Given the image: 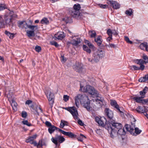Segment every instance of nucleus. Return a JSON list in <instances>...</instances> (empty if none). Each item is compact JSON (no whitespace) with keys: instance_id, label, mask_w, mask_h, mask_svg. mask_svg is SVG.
Wrapping results in <instances>:
<instances>
[{"instance_id":"obj_1","label":"nucleus","mask_w":148,"mask_h":148,"mask_svg":"<svg viewBox=\"0 0 148 148\" xmlns=\"http://www.w3.org/2000/svg\"><path fill=\"white\" fill-rule=\"evenodd\" d=\"M75 105L77 107H79L80 102L81 104L88 111L92 110V108L90 105V101L87 96L78 94L75 97Z\"/></svg>"},{"instance_id":"obj_2","label":"nucleus","mask_w":148,"mask_h":148,"mask_svg":"<svg viewBox=\"0 0 148 148\" xmlns=\"http://www.w3.org/2000/svg\"><path fill=\"white\" fill-rule=\"evenodd\" d=\"M107 126V130L108 132L110 131L111 137L114 138L116 136V131L123 126L120 123H118L114 120H110L108 121L106 126Z\"/></svg>"},{"instance_id":"obj_3","label":"nucleus","mask_w":148,"mask_h":148,"mask_svg":"<svg viewBox=\"0 0 148 148\" xmlns=\"http://www.w3.org/2000/svg\"><path fill=\"white\" fill-rule=\"evenodd\" d=\"M104 55V53L102 50L98 49L93 53L92 58H88V61L92 64H93L98 62L100 59L103 57Z\"/></svg>"},{"instance_id":"obj_4","label":"nucleus","mask_w":148,"mask_h":148,"mask_svg":"<svg viewBox=\"0 0 148 148\" xmlns=\"http://www.w3.org/2000/svg\"><path fill=\"white\" fill-rule=\"evenodd\" d=\"M18 27L22 28H25V29H29L31 30H34V28L37 29L38 28L37 25H33V21L30 20L26 22L25 21L18 22Z\"/></svg>"},{"instance_id":"obj_5","label":"nucleus","mask_w":148,"mask_h":148,"mask_svg":"<svg viewBox=\"0 0 148 148\" xmlns=\"http://www.w3.org/2000/svg\"><path fill=\"white\" fill-rule=\"evenodd\" d=\"M51 140L55 145L56 147H59L61 143L65 141V139L63 136L56 134L55 137H52Z\"/></svg>"},{"instance_id":"obj_6","label":"nucleus","mask_w":148,"mask_h":148,"mask_svg":"<svg viewBox=\"0 0 148 148\" xmlns=\"http://www.w3.org/2000/svg\"><path fill=\"white\" fill-rule=\"evenodd\" d=\"M73 68L74 70L80 74H84L86 71V69L84 67L83 64L79 62H76Z\"/></svg>"},{"instance_id":"obj_7","label":"nucleus","mask_w":148,"mask_h":148,"mask_svg":"<svg viewBox=\"0 0 148 148\" xmlns=\"http://www.w3.org/2000/svg\"><path fill=\"white\" fill-rule=\"evenodd\" d=\"M73 9L71 10L70 13L71 16L73 18L78 17L80 16L79 10L81 6L79 4H75L73 6Z\"/></svg>"},{"instance_id":"obj_8","label":"nucleus","mask_w":148,"mask_h":148,"mask_svg":"<svg viewBox=\"0 0 148 148\" xmlns=\"http://www.w3.org/2000/svg\"><path fill=\"white\" fill-rule=\"evenodd\" d=\"M83 91L94 96H97L99 93L94 88L89 85H87L84 88Z\"/></svg>"},{"instance_id":"obj_9","label":"nucleus","mask_w":148,"mask_h":148,"mask_svg":"<svg viewBox=\"0 0 148 148\" xmlns=\"http://www.w3.org/2000/svg\"><path fill=\"white\" fill-rule=\"evenodd\" d=\"M97 98L95 99V103L96 105L95 106L98 108H100L103 106L105 103V101L103 98L101 96V95L99 94V93L97 96H95Z\"/></svg>"},{"instance_id":"obj_10","label":"nucleus","mask_w":148,"mask_h":148,"mask_svg":"<svg viewBox=\"0 0 148 148\" xmlns=\"http://www.w3.org/2000/svg\"><path fill=\"white\" fill-rule=\"evenodd\" d=\"M47 99L49 102V104L52 107L54 103L55 95L50 90H48L45 92Z\"/></svg>"},{"instance_id":"obj_11","label":"nucleus","mask_w":148,"mask_h":148,"mask_svg":"<svg viewBox=\"0 0 148 148\" xmlns=\"http://www.w3.org/2000/svg\"><path fill=\"white\" fill-rule=\"evenodd\" d=\"M95 121L98 123L99 125L107 129L108 126H106L107 122L106 118L104 117H101L100 118L96 117H95Z\"/></svg>"},{"instance_id":"obj_12","label":"nucleus","mask_w":148,"mask_h":148,"mask_svg":"<svg viewBox=\"0 0 148 148\" xmlns=\"http://www.w3.org/2000/svg\"><path fill=\"white\" fill-rule=\"evenodd\" d=\"M63 108L70 112L75 119L76 120L78 119L77 111L75 107Z\"/></svg>"},{"instance_id":"obj_13","label":"nucleus","mask_w":148,"mask_h":148,"mask_svg":"<svg viewBox=\"0 0 148 148\" xmlns=\"http://www.w3.org/2000/svg\"><path fill=\"white\" fill-rule=\"evenodd\" d=\"M107 3L114 9H119L121 7V5L116 1L108 0L107 1Z\"/></svg>"},{"instance_id":"obj_14","label":"nucleus","mask_w":148,"mask_h":148,"mask_svg":"<svg viewBox=\"0 0 148 148\" xmlns=\"http://www.w3.org/2000/svg\"><path fill=\"white\" fill-rule=\"evenodd\" d=\"M110 104L112 106L117 110L121 114H124L123 112L120 109V108H121L119 107L116 101L114 100L111 99L110 100Z\"/></svg>"},{"instance_id":"obj_15","label":"nucleus","mask_w":148,"mask_h":148,"mask_svg":"<svg viewBox=\"0 0 148 148\" xmlns=\"http://www.w3.org/2000/svg\"><path fill=\"white\" fill-rule=\"evenodd\" d=\"M104 112L106 115L110 119V120H112V119L114 115L113 112L108 108H105Z\"/></svg>"},{"instance_id":"obj_16","label":"nucleus","mask_w":148,"mask_h":148,"mask_svg":"<svg viewBox=\"0 0 148 148\" xmlns=\"http://www.w3.org/2000/svg\"><path fill=\"white\" fill-rule=\"evenodd\" d=\"M125 127L127 131L129 132L132 134H134V128H135V125L134 124H132L131 125H129L127 124L126 125Z\"/></svg>"},{"instance_id":"obj_17","label":"nucleus","mask_w":148,"mask_h":148,"mask_svg":"<svg viewBox=\"0 0 148 148\" xmlns=\"http://www.w3.org/2000/svg\"><path fill=\"white\" fill-rule=\"evenodd\" d=\"M61 132L64 135L68 136L71 138H74L76 137L77 135L73 134L71 132H66L62 130H61Z\"/></svg>"},{"instance_id":"obj_18","label":"nucleus","mask_w":148,"mask_h":148,"mask_svg":"<svg viewBox=\"0 0 148 148\" xmlns=\"http://www.w3.org/2000/svg\"><path fill=\"white\" fill-rule=\"evenodd\" d=\"M144 97V96H141L140 97H134L132 98V99L135 101L136 102L142 103L144 104V103L143 101L144 99H143Z\"/></svg>"},{"instance_id":"obj_19","label":"nucleus","mask_w":148,"mask_h":148,"mask_svg":"<svg viewBox=\"0 0 148 148\" xmlns=\"http://www.w3.org/2000/svg\"><path fill=\"white\" fill-rule=\"evenodd\" d=\"M55 130L61 132V130H62V129L57 127L53 125L49 127L48 129L49 133L51 134L53 133Z\"/></svg>"},{"instance_id":"obj_20","label":"nucleus","mask_w":148,"mask_h":148,"mask_svg":"<svg viewBox=\"0 0 148 148\" xmlns=\"http://www.w3.org/2000/svg\"><path fill=\"white\" fill-rule=\"evenodd\" d=\"M37 136V135L35 134L32 136H28L27 138L25 140L26 142L27 143H30L31 144L32 142L34 141L35 140H34L36 138Z\"/></svg>"},{"instance_id":"obj_21","label":"nucleus","mask_w":148,"mask_h":148,"mask_svg":"<svg viewBox=\"0 0 148 148\" xmlns=\"http://www.w3.org/2000/svg\"><path fill=\"white\" fill-rule=\"evenodd\" d=\"M54 36L55 39L58 40H62L65 36L64 32H59L57 34H55Z\"/></svg>"},{"instance_id":"obj_22","label":"nucleus","mask_w":148,"mask_h":148,"mask_svg":"<svg viewBox=\"0 0 148 148\" xmlns=\"http://www.w3.org/2000/svg\"><path fill=\"white\" fill-rule=\"evenodd\" d=\"M95 41L97 43V45L98 46H99L102 45V43L103 42L101 37L100 36H99L97 38H95Z\"/></svg>"},{"instance_id":"obj_23","label":"nucleus","mask_w":148,"mask_h":148,"mask_svg":"<svg viewBox=\"0 0 148 148\" xmlns=\"http://www.w3.org/2000/svg\"><path fill=\"white\" fill-rule=\"evenodd\" d=\"M116 136L118 135H123L125 134V132L124 128H123L122 127H120V128L118 129L116 131Z\"/></svg>"},{"instance_id":"obj_24","label":"nucleus","mask_w":148,"mask_h":148,"mask_svg":"<svg viewBox=\"0 0 148 148\" xmlns=\"http://www.w3.org/2000/svg\"><path fill=\"white\" fill-rule=\"evenodd\" d=\"M143 66L142 65L139 67H138L135 65H132L130 67V69L132 71H136L141 70H143Z\"/></svg>"},{"instance_id":"obj_25","label":"nucleus","mask_w":148,"mask_h":148,"mask_svg":"<svg viewBox=\"0 0 148 148\" xmlns=\"http://www.w3.org/2000/svg\"><path fill=\"white\" fill-rule=\"evenodd\" d=\"M42 141L41 140H39L38 143H37L36 141H34L32 142L31 143V144L33 145L34 146L37 147L38 148L39 147H42Z\"/></svg>"},{"instance_id":"obj_26","label":"nucleus","mask_w":148,"mask_h":148,"mask_svg":"<svg viewBox=\"0 0 148 148\" xmlns=\"http://www.w3.org/2000/svg\"><path fill=\"white\" fill-rule=\"evenodd\" d=\"M72 45L75 46H77L81 42V39L79 38H77L76 39L72 40Z\"/></svg>"},{"instance_id":"obj_27","label":"nucleus","mask_w":148,"mask_h":148,"mask_svg":"<svg viewBox=\"0 0 148 148\" xmlns=\"http://www.w3.org/2000/svg\"><path fill=\"white\" fill-rule=\"evenodd\" d=\"M136 63L138 64H139L140 65V66H142V65L143 66V70L145 67V66L144 65V64H146V63H145V61L143 59H140V60H137L136 61Z\"/></svg>"},{"instance_id":"obj_28","label":"nucleus","mask_w":148,"mask_h":148,"mask_svg":"<svg viewBox=\"0 0 148 148\" xmlns=\"http://www.w3.org/2000/svg\"><path fill=\"white\" fill-rule=\"evenodd\" d=\"M148 80V74L145 75L144 76L141 77L138 79V81L140 82H145Z\"/></svg>"},{"instance_id":"obj_29","label":"nucleus","mask_w":148,"mask_h":148,"mask_svg":"<svg viewBox=\"0 0 148 148\" xmlns=\"http://www.w3.org/2000/svg\"><path fill=\"white\" fill-rule=\"evenodd\" d=\"M61 22L64 25L71 23L73 22L72 19H62Z\"/></svg>"},{"instance_id":"obj_30","label":"nucleus","mask_w":148,"mask_h":148,"mask_svg":"<svg viewBox=\"0 0 148 148\" xmlns=\"http://www.w3.org/2000/svg\"><path fill=\"white\" fill-rule=\"evenodd\" d=\"M27 30V34L29 37L32 36L34 37L35 35L34 31V30Z\"/></svg>"},{"instance_id":"obj_31","label":"nucleus","mask_w":148,"mask_h":148,"mask_svg":"<svg viewBox=\"0 0 148 148\" xmlns=\"http://www.w3.org/2000/svg\"><path fill=\"white\" fill-rule=\"evenodd\" d=\"M68 123L65 121L61 120L60 125V127L62 128H63L65 126H68Z\"/></svg>"},{"instance_id":"obj_32","label":"nucleus","mask_w":148,"mask_h":148,"mask_svg":"<svg viewBox=\"0 0 148 148\" xmlns=\"http://www.w3.org/2000/svg\"><path fill=\"white\" fill-rule=\"evenodd\" d=\"M8 19H3L2 21H0V28L4 27L5 25L6 24V21Z\"/></svg>"},{"instance_id":"obj_33","label":"nucleus","mask_w":148,"mask_h":148,"mask_svg":"<svg viewBox=\"0 0 148 148\" xmlns=\"http://www.w3.org/2000/svg\"><path fill=\"white\" fill-rule=\"evenodd\" d=\"M5 34L9 36L10 38L12 39L14 37V34L11 33L10 32L5 30Z\"/></svg>"},{"instance_id":"obj_34","label":"nucleus","mask_w":148,"mask_h":148,"mask_svg":"<svg viewBox=\"0 0 148 148\" xmlns=\"http://www.w3.org/2000/svg\"><path fill=\"white\" fill-rule=\"evenodd\" d=\"M136 110L138 113H144L145 110H143V107L138 106L136 109Z\"/></svg>"},{"instance_id":"obj_35","label":"nucleus","mask_w":148,"mask_h":148,"mask_svg":"<svg viewBox=\"0 0 148 148\" xmlns=\"http://www.w3.org/2000/svg\"><path fill=\"white\" fill-rule=\"evenodd\" d=\"M82 48L84 51H86L88 53H91V50L86 45H83Z\"/></svg>"},{"instance_id":"obj_36","label":"nucleus","mask_w":148,"mask_h":148,"mask_svg":"<svg viewBox=\"0 0 148 148\" xmlns=\"http://www.w3.org/2000/svg\"><path fill=\"white\" fill-rule=\"evenodd\" d=\"M147 44L146 42L141 43L139 46L140 48L142 50L145 49L146 47H147Z\"/></svg>"},{"instance_id":"obj_37","label":"nucleus","mask_w":148,"mask_h":148,"mask_svg":"<svg viewBox=\"0 0 148 148\" xmlns=\"http://www.w3.org/2000/svg\"><path fill=\"white\" fill-rule=\"evenodd\" d=\"M11 105L13 109H16L17 104V103L13 100H12L11 103Z\"/></svg>"},{"instance_id":"obj_38","label":"nucleus","mask_w":148,"mask_h":148,"mask_svg":"<svg viewBox=\"0 0 148 148\" xmlns=\"http://www.w3.org/2000/svg\"><path fill=\"white\" fill-rule=\"evenodd\" d=\"M89 34L91 38L95 37L96 35V32L94 31H89Z\"/></svg>"},{"instance_id":"obj_39","label":"nucleus","mask_w":148,"mask_h":148,"mask_svg":"<svg viewBox=\"0 0 148 148\" xmlns=\"http://www.w3.org/2000/svg\"><path fill=\"white\" fill-rule=\"evenodd\" d=\"M9 15L10 17V18H15L17 17V15L12 11H10Z\"/></svg>"},{"instance_id":"obj_40","label":"nucleus","mask_w":148,"mask_h":148,"mask_svg":"<svg viewBox=\"0 0 148 148\" xmlns=\"http://www.w3.org/2000/svg\"><path fill=\"white\" fill-rule=\"evenodd\" d=\"M41 24L43 25H48L49 23V21L48 19H42L40 21Z\"/></svg>"},{"instance_id":"obj_41","label":"nucleus","mask_w":148,"mask_h":148,"mask_svg":"<svg viewBox=\"0 0 148 148\" xmlns=\"http://www.w3.org/2000/svg\"><path fill=\"white\" fill-rule=\"evenodd\" d=\"M125 13L127 15L130 16L133 13L132 10L131 9H129L125 11Z\"/></svg>"},{"instance_id":"obj_42","label":"nucleus","mask_w":148,"mask_h":148,"mask_svg":"<svg viewBox=\"0 0 148 148\" xmlns=\"http://www.w3.org/2000/svg\"><path fill=\"white\" fill-rule=\"evenodd\" d=\"M7 7L6 5L5 4H1V5L0 6V11L3 10L5 9H7Z\"/></svg>"},{"instance_id":"obj_43","label":"nucleus","mask_w":148,"mask_h":148,"mask_svg":"<svg viewBox=\"0 0 148 148\" xmlns=\"http://www.w3.org/2000/svg\"><path fill=\"white\" fill-rule=\"evenodd\" d=\"M22 123L25 125H26L28 126H32V125L27 120H24L22 121Z\"/></svg>"},{"instance_id":"obj_44","label":"nucleus","mask_w":148,"mask_h":148,"mask_svg":"<svg viewBox=\"0 0 148 148\" xmlns=\"http://www.w3.org/2000/svg\"><path fill=\"white\" fill-rule=\"evenodd\" d=\"M135 133L136 135L139 134L142 132L141 130H139L138 128V127L135 128Z\"/></svg>"},{"instance_id":"obj_45","label":"nucleus","mask_w":148,"mask_h":148,"mask_svg":"<svg viewBox=\"0 0 148 148\" xmlns=\"http://www.w3.org/2000/svg\"><path fill=\"white\" fill-rule=\"evenodd\" d=\"M50 44L51 45H54L56 47H58L59 46V45L58 43L56 41H52L50 42Z\"/></svg>"},{"instance_id":"obj_46","label":"nucleus","mask_w":148,"mask_h":148,"mask_svg":"<svg viewBox=\"0 0 148 148\" xmlns=\"http://www.w3.org/2000/svg\"><path fill=\"white\" fill-rule=\"evenodd\" d=\"M35 51L38 52H40L41 50V48L40 46H36L35 48Z\"/></svg>"},{"instance_id":"obj_47","label":"nucleus","mask_w":148,"mask_h":148,"mask_svg":"<svg viewBox=\"0 0 148 148\" xmlns=\"http://www.w3.org/2000/svg\"><path fill=\"white\" fill-rule=\"evenodd\" d=\"M88 46L89 47V48L91 49L94 50L95 49V47L93 45L91 44V43H90L89 45Z\"/></svg>"},{"instance_id":"obj_48","label":"nucleus","mask_w":148,"mask_h":148,"mask_svg":"<svg viewBox=\"0 0 148 148\" xmlns=\"http://www.w3.org/2000/svg\"><path fill=\"white\" fill-rule=\"evenodd\" d=\"M107 33L109 36H112V31L110 29H108Z\"/></svg>"},{"instance_id":"obj_49","label":"nucleus","mask_w":148,"mask_h":148,"mask_svg":"<svg viewBox=\"0 0 148 148\" xmlns=\"http://www.w3.org/2000/svg\"><path fill=\"white\" fill-rule=\"evenodd\" d=\"M143 58L144 60L145 63L147 64L148 63V57L146 55H144L143 57Z\"/></svg>"},{"instance_id":"obj_50","label":"nucleus","mask_w":148,"mask_h":148,"mask_svg":"<svg viewBox=\"0 0 148 148\" xmlns=\"http://www.w3.org/2000/svg\"><path fill=\"white\" fill-rule=\"evenodd\" d=\"M125 40L128 43H129L130 44H132V41H130L129 38L127 36H125Z\"/></svg>"},{"instance_id":"obj_51","label":"nucleus","mask_w":148,"mask_h":148,"mask_svg":"<svg viewBox=\"0 0 148 148\" xmlns=\"http://www.w3.org/2000/svg\"><path fill=\"white\" fill-rule=\"evenodd\" d=\"M99 6L100 8H108V5H106L99 4Z\"/></svg>"},{"instance_id":"obj_52","label":"nucleus","mask_w":148,"mask_h":148,"mask_svg":"<svg viewBox=\"0 0 148 148\" xmlns=\"http://www.w3.org/2000/svg\"><path fill=\"white\" fill-rule=\"evenodd\" d=\"M77 119L78 120V123L80 125L82 126H83L84 125V123L82 122V121L81 120H80L78 118L77 119L75 120H76Z\"/></svg>"},{"instance_id":"obj_53","label":"nucleus","mask_w":148,"mask_h":148,"mask_svg":"<svg viewBox=\"0 0 148 148\" xmlns=\"http://www.w3.org/2000/svg\"><path fill=\"white\" fill-rule=\"evenodd\" d=\"M69 97L67 95H64L63 96V99L65 101H67L69 100Z\"/></svg>"},{"instance_id":"obj_54","label":"nucleus","mask_w":148,"mask_h":148,"mask_svg":"<svg viewBox=\"0 0 148 148\" xmlns=\"http://www.w3.org/2000/svg\"><path fill=\"white\" fill-rule=\"evenodd\" d=\"M45 124L47 126L49 127H50L52 125L51 123L47 121L45 122Z\"/></svg>"},{"instance_id":"obj_55","label":"nucleus","mask_w":148,"mask_h":148,"mask_svg":"<svg viewBox=\"0 0 148 148\" xmlns=\"http://www.w3.org/2000/svg\"><path fill=\"white\" fill-rule=\"evenodd\" d=\"M21 115L22 117L25 118L27 116V114L26 112H22Z\"/></svg>"},{"instance_id":"obj_56","label":"nucleus","mask_w":148,"mask_h":148,"mask_svg":"<svg viewBox=\"0 0 148 148\" xmlns=\"http://www.w3.org/2000/svg\"><path fill=\"white\" fill-rule=\"evenodd\" d=\"M109 46L111 48H116V45L112 43H110Z\"/></svg>"},{"instance_id":"obj_57","label":"nucleus","mask_w":148,"mask_h":148,"mask_svg":"<svg viewBox=\"0 0 148 148\" xmlns=\"http://www.w3.org/2000/svg\"><path fill=\"white\" fill-rule=\"evenodd\" d=\"M61 62H65L66 61V58H64V56H61Z\"/></svg>"},{"instance_id":"obj_58","label":"nucleus","mask_w":148,"mask_h":148,"mask_svg":"<svg viewBox=\"0 0 148 148\" xmlns=\"http://www.w3.org/2000/svg\"><path fill=\"white\" fill-rule=\"evenodd\" d=\"M148 89V88L147 87L145 86L143 90H142L143 92H144L145 94L147 92Z\"/></svg>"},{"instance_id":"obj_59","label":"nucleus","mask_w":148,"mask_h":148,"mask_svg":"<svg viewBox=\"0 0 148 148\" xmlns=\"http://www.w3.org/2000/svg\"><path fill=\"white\" fill-rule=\"evenodd\" d=\"M32 102V101L30 100H27L25 102V104L29 105Z\"/></svg>"},{"instance_id":"obj_60","label":"nucleus","mask_w":148,"mask_h":148,"mask_svg":"<svg viewBox=\"0 0 148 148\" xmlns=\"http://www.w3.org/2000/svg\"><path fill=\"white\" fill-rule=\"evenodd\" d=\"M38 109L40 110V112H42V109L40 107L37 106L36 107V110H35L36 111V112L38 113L37 111L38 110Z\"/></svg>"},{"instance_id":"obj_61","label":"nucleus","mask_w":148,"mask_h":148,"mask_svg":"<svg viewBox=\"0 0 148 148\" xmlns=\"http://www.w3.org/2000/svg\"><path fill=\"white\" fill-rule=\"evenodd\" d=\"M140 94L141 96H144L145 93L143 92L142 91H141L140 92Z\"/></svg>"},{"instance_id":"obj_62","label":"nucleus","mask_w":148,"mask_h":148,"mask_svg":"<svg viewBox=\"0 0 148 148\" xmlns=\"http://www.w3.org/2000/svg\"><path fill=\"white\" fill-rule=\"evenodd\" d=\"M112 34L113 35L116 36L118 35V33L115 30H112Z\"/></svg>"},{"instance_id":"obj_63","label":"nucleus","mask_w":148,"mask_h":148,"mask_svg":"<svg viewBox=\"0 0 148 148\" xmlns=\"http://www.w3.org/2000/svg\"><path fill=\"white\" fill-rule=\"evenodd\" d=\"M77 138V139L78 141H80V142H82L83 140V139L81 137H76Z\"/></svg>"},{"instance_id":"obj_64","label":"nucleus","mask_w":148,"mask_h":148,"mask_svg":"<svg viewBox=\"0 0 148 148\" xmlns=\"http://www.w3.org/2000/svg\"><path fill=\"white\" fill-rule=\"evenodd\" d=\"M144 103L145 104H148V98L147 99H144Z\"/></svg>"}]
</instances>
